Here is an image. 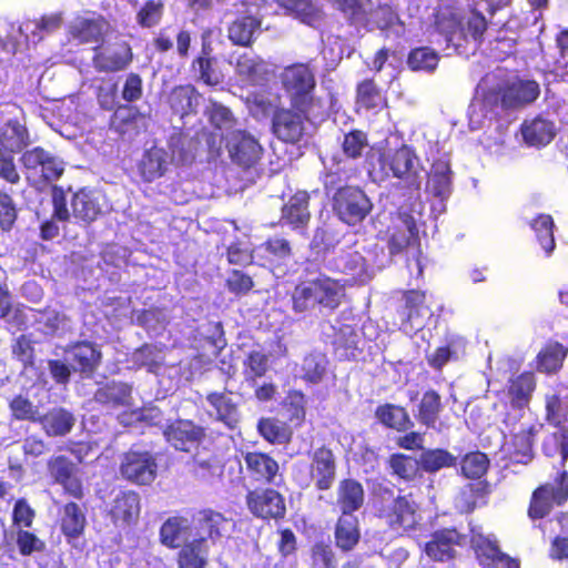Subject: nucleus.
Here are the masks:
<instances>
[{
    "instance_id": "39448f33",
    "label": "nucleus",
    "mask_w": 568,
    "mask_h": 568,
    "mask_svg": "<svg viewBox=\"0 0 568 568\" xmlns=\"http://www.w3.org/2000/svg\"><path fill=\"white\" fill-rule=\"evenodd\" d=\"M278 81L290 106H313L316 103V77L308 63L294 62L284 67Z\"/></svg>"
},
{
    "instance_id": "9d476101",
    "label": "nucleus",
    "mask_w": 568,
    "mask_h": 568,
    "mask_svg": "<svg viewBox=\"0 0 568 568\" xmlns=\"http://www.w3.org/2000/svg\"><path fill=\"white\" fill-rule=\"evenodd\" d=\"M156 457L150 450L132 447L121 456L119 473L129 483L150 485L156 478Z\"/></svg>"
},
{
    "instance_id": "7c9ffc66",
    "label": "nucleus",
    "mask_w": 568,
    "mask_h": 568,
    "mask_svg": "<svg viewBox=\"0 0 568 568\" xmlns=\"http://www.w3.org/2000/svg\"><path fill=\"white\" fill-rule=\"evenodd\" d=\"M168 146L171 160L176 165H191L201 153L196 133L190 135L182 131L175 132L170 136Z\"/></svg>"
},
{
    "instance_id": "b1692460",
    "label": "nucleus",
    "mask_w": 568,
    "mask_h": 568,
    "mask_svg": "<svg viewBox=\"0 0 568 568\" xmlns=\"http://www.w3.org/2000/svg\"><path fill=\"white\" fill-rule=\"evenodd\" d=\"M404 316L410 328L419 331L433 317V302L427 297V293L420 290L403 291Z\"/></svg>"
},
{
    "instance_id": "393cba45",
    "label": "nucleus",
    "mask_w": 568,
    "mask_h": 568,
    "mask_svg": "<svg viewBox=\"0 0 568 568\" xmlns=\"http://www.w3.org/2000/svg\"><path fill=\"white\" fill-rule=\"evenodd\" d=\"M64 351L71 355L73 371L85 377H92L102 361L100 348L90 341L70 343Z\"/></svg>"
},
{
    "instance_id": "bf43d9fd",
    "label": "nucleus",
    "mask_w": 568,
    "mask_h": 568,
    "mask_svg": "<svg viewBox=\"0 0 568 568\" xmlns=\"http://www.w3.org/2000/svg\"><path fill=\"white\" fill-rule=\"evenodd\" d=\"M210 49H202L201 54L193 60L192 68L199 72V80L210 87L223 82V74L216 69V59L210 55Z\"/></svg>"
},
{
    "instance_id": "f3484780",
    "label": "nucleus",
    "mask_w": 568,
    "mask_h": 568,
    "mask_svg": "<svg viewBox=\"0 0 568 568\" xmlns=\"http://www.w3.org/2000/svg\"><path fill=\"white\" fill-rule=\"evenodd\" d=\"M20 161L23 168L38 175L41 182L50 183L57 181L64 172L63 162L41 146H34L24 151Z\"/></svg>"
},
{
    "instance_id": "dca6fc26",
    "label": "nucleus",
    "mask_w": 568,
    "mask_h": 568,
    "mask_svg": "<svg viewBox=\"0 0 568 568\" xmlns=\"http://www.w3.org/2000/svg\"><path fill=\"white\" fill-rule=\"evenodd\" d=\"M435 26L437 30L445 36L448 42H454L458 36L466 32L477 43H481L484 34L488 28V23L483 13L474 9L471 14L466 21V27H462L460 21L457 20L456 16L450 13L449 16H436Z\"/></svg>"
},
{
    "instance_id": "774afa93",
    "label": "nucleus",
    "mask_w": 568,
    "mask_h": 568,
    "mask_svg": "<svg viewBox=\"0 0 568 568\" xmlns=\"http://www.w3.org/2000/svg\"><path fill=\"white\" fill-rule=\"evenodd\" d=\"M310 568H337L332 546L323 540L314 542L308 551Z\"/></svg>"
},
{
    "instance_id": "bb28decb",
    "label": "nucleus",
    "mask_w": 568,
    "mask_h": 568,
    "mask_svg": "<svg viewBox=\"0 0 568 568\" xmlns=\"http://www.w3.org/2000/svg\"><path fill=\"white\" fill-rule=\"evenodd\" d=\"M256 263L271 270L283 266L293 255L290 241L284 237H270L254 247Z\"/></svg>"
},
{
    "instance_id": "412c9836",
    "label": "nucleus",
    "mask_w": 568,
    "mask_h": 568,
    "mask_svg": "<svg viewBox=\"0 0 568 568\" xmlns=\"http://www.w3.org/2000/svg\"><path fill=\"white\" fill-rule=\"evenodd\" d=\"M465 541V535L454 527L435 530L425 544V554L434 561L445 562L456 558L457 550Z\"/></svg>"
},
{
    "instance_id": "6e6d98bb",
    "label": "nucleus",
    "mask_w": 568,
    "mask_h": 568,
    "mask_svg": "<svg viewBox=\"0 0 568 568\" xmlns=\"http://www.w3.org/2000/svg\"><path fill=\"white\" fill-rule=\"evenodd\" d=\"M206 402L215 409L216 419L229 427H234L237 422V405L225 392H211L206 395Z\"/></svg>"
},
{
    "instance_id": "37998d69",
    "label": "nucleus",
    "mask_w": 568,
    "mask_h": 568,
    "mask_svg": "<svg viewBox=\"0 0 568 568\" xmlns=\"http://www.w3.org/2000/svg\"><path fill=\"white\" fill-rule=\"evenodd\" d=\"M209 547L206 538H195L185 542L178 552L179 568H205L207 565Z\"/></svg>"
},
{
    "instance_id": "a18cd8bd",
    "label": "nucleus",
    "mask_w": 568,
    "mask_h": 568,
    "mask_svg": "<svg viewBox=\"0 0 568 568\" xmlns=\"http://www.w3.org/2000/svg\"><path fill=\"white\" fill-rule=\"evenodd\" d=\"M333 352L339 361L355 359L358 354V335L352 325L344 324L335 332Z\"/></svg>"
},
{
    "instance_id": "864d4df0",
    "label": "nucleus",
    "mask_w": 568,
    "mask_h": 568,
    "mask_svg": "<svg viewBox=\"0 0 568 568\" xmlns=\"http://www.w3.org/2000/svg\"><path fill=\"white\" fill-rule=\"evenodd\" d=\"M458 464V458L445 448H427L419 455L422 473L436 474L444 468H453Z\"/></svg>"
},
{
    "instance_id": "49530a36",
    "label": "nucleus",
    "mask_w": 568,
    "mask_h": 568,
    "mask_svg": "<svg viewBox=\"0 0 568 568\" xmlns=\"http://www.w3.org/2000/svg\"><path fill=\"white\" fill-rule=\"evenodd\" d=\"M244 382L255 386L257 379L266 376L270 371V357L263 349H252L245 354L242 363Z\"/></svg>"
},
{
    "instance_id": "09e8293b",
    "label": "nucleus",
    "mask_w": 568,
    "mask_h": 568,
    "mask_svg": "<svg viewBox=\"0 0 568 568\" xmlns=\"http://www.w3.org/2000/svg\"><path fill=\"white\" fill-rule=\"evenodd\" d=\"M387 465L390 474L405 483H412L423 477L419 458L403 453H394L388 457Z\"/></svg>"
},
{
    "instance_id": "2f4dec72",
    "label": "nucleus",
    "mask_w": 568,
    "mask_h": 568,
    "mask_svg": "<svg viewBox=\"0 0 568 568\" xmlns=\"http://www.w3.org/2000/svg\"><path fill=\"white\" fill-rule=\"evenodd\" d=\"M535 389L536 377L532 372L526 371L509 378L505 392L510 407L518 410L528 407Z\"/></svg>"
},
{
    "instance_id": "4468645a",
    "label": "nucleus",
    "mask_w": 568,
    "mask_h": 568,
    "mask_svg": "<svg viewBox=\"0 0 568 568\" xmlns=\"http://www.w3.org/2000/svg\"><path fill=\"white\" fill-rule=\"evenodd\" d=\"M245 474L252 484L280 486L284 478L278 462L268 453L252 450L243 453Z\"/></svg>"
},
{
    "instance_id": "de8ad7c7",
    "label": "nucleus",
    "mask_w": 568,
    "mask_h": 568,
    "mask_svg": "<svg viewBox=\"0 0 568 568\" xmlns=\"http://www.w3.org/2000/svg\"><path fill=\"white\" fill-rule=\"evenodd\" d=\"M416 418L417 420L426 426L438 432L442 427H437L439 414L443 410L442 397L435 389L426 390L417 407Z\"/></svg>"
},
{
    "instance_id": "680f3d73",
    "label": "nucleus",
    "mask_w": 568,
    "mask_h": 568,
    "mask_svg": "<svg viewBox=\"0 0 568 568\" xmlns=\"http://www.w3.org/2000/svg\"><path fill=\"white\" fill-rule=\"evenodd\" d=\"M429 184L435 196H444L450 192L452 170L447 161L437 160L433 163Z\"/></svg>"
},
{
    "instance_id": "a878e982",
    "label": "nucleus",
    "mask_w": 568,
    "mask_h": 568,
    "mask_svg": "<svg viewBox=\"0 0 568 568\" xmlns=\"http://www.w3.org/2000/svg\"><path fill=\"white\" fill-rule=\"evenodd\" d=\"M520 133L525 144L540 149L555 139L557 129L552 120L540 113L532 119H526L520 124Z\"/></svg>"
},
{
    "instance_id": "423d86ee",
    "label": "nucleus",
    "mask_w": 568,
    "mask_h": 568,
    "mask_svg": "<svg viewBox=\"0 0 568 568\" xmlns=\"http://www.w3.org/2000/svg\"><path fill=\"white\" fill-rule=\"evenodd\" d=\"M332 209L337 219L348 226L361 224L373 210V203L358 186L338 187L332 197Z\"/></svg>"
},
{
    "instance_id": "338daca9",
    "label": "nucleus",
    "mask_w": 568,
    "mask_h": 568,
    "mask_svg": "<svg viewBox=\"0 0 568 568\" xmlns=\"http://www.w3.org/2000/svg\"><path fill=\"white\" fill-rule=\"evenodd\" d=\"M11 417L14 420L37 423L40 417L38 406L27 396L18 394L9 402Z\"/></svg>"
},
{
    "instance_id": "6e6552de",
    "label": "nucleus",
    "mask_w": 568,
    "mask_h": 568,
    "mask_svg": "<svg viewBox=\"0 0 568 568\" xmlns=\"http://www.w3.org/2000/svg\"><path fill=\"white\" fill-rule=\"evenodd\" d=\"M554 481L555 485L546 483L534 489L527 510L530 519H542L555 505L562 506L568 500V471H559Z\"/></svg>"
},
{
    "instance_id": "f257e3e1",
    "label": "nucleus",
    "mask_w": 568,
    "mask_h": 568,
    "mask_svg": "<svg viewBox=\"0 0 568 568\" xmlns=\"http://www.w3.org/2000/svg\"><path fill=\"white\" fill-rule=\"evenodd\" d=\"M539 95L540 85L535 80L491 72L480 79L474 99L483 106H523L535 102Z\"/></svg>"
},
{
    "instance_id": "e433bc0d",
    "label": "nucleus",
    "mask_w": 568,
    "mask_h": 568,
    "mask_svg": "<svg viewBox=\"0 0 568 568\" xmlns=\"http://www.w3.org/2000/svg\"><path fill=\"white\" fill-rule=\"evenodd\" d=\"M37 423L49 437H62L72 430L75 418L68 409L58 407L40 415Z\"/></svg>"
},
{
    "instance_id": "e2e57ef3",
    "label": "nucleus",
    "mask_w": 568,
    "mask_h": 568,
    "mask_svg": "<svg viewBox=\"0 0 568 568\" xmlns=\"http://www.w3.org/2000/svg\"><path fill=\"white\" fill-rule=\"evenodd\" d=\"M283 407L288 414V422L295 427H301L306 418V398L302 390L292 389L287 392L283 400Z\"/></svg>"
},
{
    "instance_id": "603ef678",
    "label": "nucleus",
    "mask_w": 568,
    "mask_h": 568,
    "mask_svg": "<svg viewBox=\"0 0 568 568\" xmlns=\"http://www.w3.org/2000/svg\"><path fill=\"white\" fill-rule=\"evenodd\" d=\"M375 416L385 427L397 432H406L413 427V422L403 406L383 404L376 407Z\"/></svg>"
},
{
    "instance_id": "0e129e2a",
    "label": "nucleus",
    "mask_w": 568,
    "mask_h": 568,
    "mask_svg": "<svg viewBox=\"0 0 568 568\" xmlns=\"http://www.w3.org/2000/svg\"><path fill=\"white\" fill-rule=\"evenodd\" d=\"M439 62L438 53L429 47H419L410 50L407 64L413 71H434Z\"/></svg>"
},
{
    "instance_id": "c03bdc74",
    "label": "nucleus",
    "mask_w": 568,
    "mask_h": 568,
    "mask_svg": "<svg viewBox=\"0 0 568 568\" xmlns=\"http://www.w3.org/2000/svg\"><path fill=\"white\" fill-rule=\"evenodd\" d=\"M258 434L272 445H286L292 442L293 429L286 422L276 417H262L257 422Z\"/></svg>"
},
{
    "instance_id": "f704fd0d",
    "label": "nucleus",
    "mask_w": 568,
    "mask_h": 568,
    "mask_svg": "<svg viewBox=\"0 0 568 568\" xmlns=\"http://www.w3.org/2000/svg\"><path fill=\"white\" fill-rule=\"evenodd\" d=\"M108 21L103 17L95 19H81L72 23L68 36L70 41L78 44L95 43L99 44L104 38V31Z\"/></svg>"
},
{
    "instance_id": "ddd939ff",
    "label": "nucleus",
    "mask_w": 568,
    "mask_h": 568,
    "mask_svg": "<svg viewBox=\"0 0 568 568\" xmlns=\"http://www.w3.org/2000/svg\"><path fill=\"white\" fill-rule=\"evenodd\" d=\"M225 149L231 162L243 171L255 168L263 155L258 140L245 130H233L225 136Z\"/></svg>"
},
{
    "instance_id": "6ab92c4d",
    "label": "nucleus",
    "mask_w": 568,
    "mask_h": 568,
    "mask_svg": "<svg viewBox=\"0 0 568 568\" xmlns=\"http://www.w3.org/2000/svg\"><path fill=\"white\" fill-rule=\"evenodd\" d=\"M163 435L175 450L190 453L192 447H197L204 442L206 430L191 419L178 418L166 425Z\"/></svg>"
},
{
    "instance_id": "4d7b16f0",
    "label": "nucleus",
    "mask_w": 568,
    "mask_h": 568,
    "mask_svg": "<svg viewBox=\"0 0 568 568\" xmlns=\"http://www.w3.org/2000/svg\"><path fill=\"white\" fill-rule=\"evenodd\" d=\"M328 359L321 352H311L306 354L302 362L301 378L308 384H320L327 373Z\"/></svg>"
},
{
    "instance_id": "ea45409f",
    "label": "nucleus",
    "mask_w": 568,
    "mask_h": 568,
    "mask_svg": "<svg viewBox=\"0 0 568 568\" xmlns=\"http://www.w3.org/2000/svg\"><path fill=\"white\" fill-rule=\"evenodd\" d=\"M168 171L166 152L160 148L146 150L138 164V172L144 182H153Z\"/></svg>"
},
{
    "instance_id": "f03ea898",
    "label": "nucleus",
    "mask_w": 568,
    "mask_h": 568,
    "mask_svg": "<svg viewBox=\"0 0 568 568\" xmlns=\"http://www.w3.org/2000/svg\"><path fill=\"white\" fill-rule=\"evenodd\" d=\"M369 173L381 179L395 178L405 183V186L419 191L424 171L415 150L402 144L396 149L378 150L368 155Z\"/></svg>"
},
{
    "instance_id": "c9c22d12",
    "label": "nucleus",
    "mask_w": 568,
    "mask_h": 568,
    "mask_svg": "<svg viewBox=\"0 0 568 568\" xmlns=\"http://www.w3.org/2000/svg\"><path fill=\"white\" fill-rule=\"evenodd\" d=\"M30 143L29 130L19 120H8L0 126V148L3 149V152L20 153Z\"/></svg>"
},
{
    "instance_id": "1a4fd4ad",
    "label": "nucleus",
    "mask_w": 568,
    "mask_h": 568,
    "mask_svg": "<svg viewBox=\"0 0 568 568\" xmlns=\"http://www.w3.org/2000/svg\"><path fill=\"white\" fill-rule=\"evenodd\" d=\"M310 459L308 481L301 487H308L311 483L317 491L329 490L337 478L338 459L334 450L323 444L307 453Z\"/></svg>"
},
{
    "instance_id": "8fccbe9b",
    "label": "nucleus",
    "mask_w": 568,
    "mask_h": 568,
    "mask_svg": "<svg viewBox=\"0 0 568 568\" xmlns=\"http://www.w3.org/2000/svg\"><path fill=\"white\" fill-rule=\"evenodd\" d=\"M546 418L556 426L568 423V384L557 385L555 393L547 396Z\"/></svg>"
},
{
    "instance_id": "c756f323",
    "label": "nucleus",
    "mask_w": 568,
    "mask_h": 568,
    "mask_svg": "<svg viewBox=\"0 0 568 568\" xmlns=\"http://www.w3.org/2000/svg\"><path fill=\"white\" fill-rule=\"evenodd\" d=\"M333 267L347 276L345 282L349 284L362 283L367 275V264L365 257L353 247H347L334 258Z\"/></svg>"
},
{
    "instance_id": "5fc2aeb1",
    "label": "nucleus",
    "mask_w": 568,
    "mask_h": 568,
    "mask_svg": "<svg viewBox=\"0 0 568 568\" xmlns=\"http://www.w3.org/2000/svg\"><path fill=\"white\" fill-rule=\"evenodd\" d=\"M71 207L73 215L84 222L95 221L102 213L98 199L92 192L79 190L72 196Z\"/></svg>"
},
{
    "instance_id": "052dcab7",
    "label": "nucleus",
    "mask_w": 568,
    "mask_h": 568,
    "mask_svg": "<svg viewBox=\"0 0 568 568\" xmlns=\"http://www.w3.org/2000/svg\"><path fill=\"white\" fill-rule=\"evenodd\" d=\"M460 474L468 479L483 478L490 466L488 456L479 450L469 452L459 462Z\"/></svg>"
},
{
    "instance_id": "473e14b6",
    "label": "nucleus",
    "mask_w": 568,
    "mask_h": 568,
    "mask_svg": "<svg viewBox=\"0 0 568 568\" xmlns=\"http://www.w3.org/2000/svg\"><path fill=\"white\" fill-rule=\"evenodd\" d=\"M365 503V490L361 481L347 477L338 481L336 488V506L342 514H354Z\"/></svg>"
},
{
    "instance_id": "9b49d317",
    "label": "nucleus",
    "mask_w": 568,
    "mask_h": 568,
    "mask_svg": "<svg viewBox=\"0 0 568 568\" xmlns=\"http://www.w3.org/2000/svg\"><path fill=\"white\" fill-rule=\"evenodd\" d=\"M245 504L253 517L262 520H283L286 516L285 497L270 486L248 489Z\"/></svg>"
},
{
    "instance_id": "4be33fe9",
    "label": "nucleus",
    "mask_w": 568,
    "mask_h": 568,
    "mask_svg": "<svg viewBox=\"0 0 568 568\" xmlns=\"http://www.w3.org/2000/svg\"><path fill=\"white\" fill-rule=\"evenodd\" d=\"M306 109H275L272 119L273 133L286 143L298 142L304 134Z\"/></svg>"
},
{
    "instance_id": "69168bd1",
    "label": "nucleus",
    "mask_w": 568,
    "mask_h": 568,
    "mask_svg": "<svg viewBox=\"0 0 568 568\" xmlns=\"http://www.w3.org/2000/svg\"><path fill=\"white\" fill-rule=\"evenodd\" d=\"M133 363L136 367H145L155 373L163 364L162 349L154 344H143L133 353Z\"/></svg>"
},
{
    "instance_id": "c85d7f7f",
    "label": "nucleus",
    "mask_w": 568,
    "mask_h": 568,
    "mask_svg": "<svg viewBox=\"0 0 568 568\" xmlns=\"http://www.w3.org/2000/svg\"><path fill=\"white\" fill-rule=\"evenodd\" d=\"M310 200L307 191H296L282 206L281 220L294 230L306 227L311 221Z\"/></svg>"
},
{
    "instance_id": "72a5a7b5",
    "label": "nucleus",
    "mask_w": 568,
    "mask_h": 568,
    "mask_svg": "<svg viewBox=\"0 0 568 568\" xmlns=\"http://www.w3.org/2000/svg\"><path fill=\"white\" fill-rule=\"evenodd\" d=\"M335 546L343 552L352 551L361 540L358 517L354 514H342L334 527Z\"/></svg>"
},
{
    "instance_id": "13d9d810",
    "label": "nucleus",
    "mask_w": 568,
    "mask_h": 568,
    "mask_svg": "<svg viewBox=\"0 0 568 568\" xmlns=\"http://www.w3.org/2000/svg\"><path fill=\"white\" fill-rule=\"evenodd\" d=\"M529 225L535 232L536 239L546 255L549 256L556 247L554 236L555 222L552 216L550 214L540 213L530 221Z\"/></svg>"
},
{
    "instance_id": "4c0bfd02",
    "label": "nucleus",
    "mask_w": 568,
    "mask_h": 568,
    "mask_svg": "<svg viewBox=\"0 0 568 568\" xmlns=\"http://www.w3.org/2000/svg\"><path fill=\"white\" fill-rule=\"evenodd\" d=\"M567 355L568 346L550 339L536 356V369L548 375L556 374L562 368Z\"/></svg>"
},
{
    "instance_id": "3c124183",
    "label": "nucleus",
    "mask_w": 568,
    "mask_h": 568,
    "mask_svg": "<svg viewBox=\"0 0 568 568\" xmlns=\"http://www.w3.org/2000/svg\"><path fill=\"white\" fill-rule=\"evenodd\" d=\"M190 532V521L183 516L169 517L160 527V541L169 549L181 547L182 539Z\"/></svg>"
},
{
    "instance_id": "79ce46f5",
    "label": "nucleus",
    "mask_w": 568,
    "mask_h": 568,
    "mask_svg": "<svg viewBox=\"0 0 568 568\" xmlns=\"http://www.w3.org/2000/svg\"><path fill=\"white\" fill-rule=\"evenodd\" d=\"M490 491V485L487 480H478L465 485L458 494L460 511L470 514L476 508L487 505Z\"/></svg>"
},
{
    "instance_id": "f8f14e48",
    "label": "nucleus",
    "mask_w": 568,
    "mask_h": 568,
    "mask_svg": "<svg viewBox=\"0 0 568 568\" xmlns=\"http://www.w3.org/2000/svg\"><path fill=\"white\" fill-rule=\"evenodd\" d=\"M389 255L395 256L409 248L420 254V239L415 219L408 213H398L390 219L385 231Z\"/></svg>"
},
{
    "instance_id": "a19ab883",
    "label": "nucleus",
    "mask_w": 568,
    "mask_h": 568,
    "mask_svg": "<svg viewBox=\"0 0 568 568\" xmlns=\"http://www.w3.org/2000/svg\"><path fill=\"white\" fill-rule=\"evenodd\" d=\"M149 116L139 112V109H115L111 118V125L121 134H139L146 131Z\"/></svg>"
},
{
    "instance_id": "cd10ccee",
    "label": "nucleus",
    "mask_w": 568,
    "mask_h": 568,
    "mask_svg": "<svg viewBox=\"0 0 568 568\" xmlns=\"http://www.w3.org/2000/svg\"><path fill=\"white\" fill-rule=\"evenodd\" d=\"M193 521L196 529L203 534L200 538H206V541L215 545L226 535L231 520L217 510L203 508L196 513Z\"/></svg>"
},
{
    "instance_id": "5701e85b",
    "label": "nucleus",
    "mask_w": 568,
    "mask_h": 568,
    "mask_svg": "<svg viewBox=\"0 0 568 568\" xmlns=\"http://www.w3.org/2000/svg\"><path fill=\"white\" fill-rule=\"evenodd\" d=\"M132 385L122 381H102L97 383L93 402L105 409L130 407L133 404Z\"/></svg>"
},
{
    "instance_id": "7ed1b4c3",
    "label": "nucleus",
    "mask_w": 568,
    "mask_h": 568,
    "mask_svg": "<svg viewBox=\"0 0 568 568\" xmlns=\"http://www.w3.org/2000/svg\"><path fill=\"white\" fill-rule=\"evenodd\" d=\"M343 285L327 275L298 282L292 292V310L305 313L315 308L336 310L341 305Z\"/></svg>"
},
{
    "instance_id": "20e7f679",
    "label": "nucleus",
    "mask_w": 568,
    "mask_h": 568,
    "mask_svg": "<svg viewBox=\"0 0 568 568\" xmlns=\"http://www.w3.org/2000/svg\"><path fill=\"white\" fill-rule=\"evenodd\" d=\"M372 505L375 515L384 520L390 529L410 530L416 527L414 503L405 495H395L390 483H377L372 491Z\"/></svg>"
},
{
    "instance_id": "aec40b11",
    "label": "nucleus",
    "mask_w": 568,
    "mask_h": 568,
    "mask_svg": "<svg viewBox=\"0 0 568 568\" xmlns=\"http://www.w3.org/2000/svg\"><path fill=\"white\" fill-rule=\"evenodd\" d=\"M47 468L53 483L62 486L64 493L75 499L84 496L81 479L78 477L77 465L67 456L58 455L48 459Z\"/></svg>"
},
{
    "instance_id": "0eeeda50",
    "label": "nucleus",
    "mask_w": 568,
    "mask_h": 568,
    "mask_svg": "<svg viewBox=\"0 0 568 568\" xmlns=\"http://www.w3.org/2000/svg\"><path fill=\"white\" fill-rule=\"evenodd\" d=\"M517 416L507 413L504 423L510 429V438L506 442V454L510 462L515 464H529L534 457V445L537 435L542 430L544 424L539 420L521 424L518 429H515Z\"/></svg>"
},
{
    "instance_id": "58836bf2",
    "label": "nucleus",
    "mask_w": 568,
    "mask_h": 568,
    "mask_svg": "<svg viewBox=\"0 0 568 568\" xmlns=\"http://www.w3.org/2000/svg\"><path fill=\"white\" fill-rule=\"evenodd\" d=\"M87 527V517L83 509L74 501L67 503L60 519L61 532L68 542L81 537Z\"/></svg>"
},
{
    "instance_id": "a211bd4d",
    "label": "nucleus",
    "mask_w": 568,
    "mask_h": 568,
    "mask_svg": "<svg viewBox=\"0 0 568 568\" xmlns=\"http://www.w3.org/2000/svg\"><path fill=\"white\" fill-rule=\"evenodd\" d=\"M141 496L134 490H120L106 508V517L116 528H128L138 524L141 515Z\"/></svg>"
},
{
    "instance_id": "2eb2a0df",
    "label": "nucleus",
    "mask_w": 568,
    "mask_h": 568,
    "mask_svg": "<svg viewBox=\"0 0 568 568\" xmlns=\"http://www.w3.org/2000/svg\"><path fill=\"white\" fill-rule=\"evenodd\" d=\"M132 49L124 40L105 41L93 47L92 65L98 72H119L131 63Z\"/></svg>"
}]
</instances>
